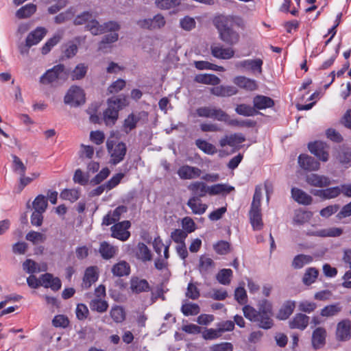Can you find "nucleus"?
<instances>
[{
    "mask_svg": "<svg viewBox=\"0 0 351 351\" xmlns=\"http://www.w3.org/2000/svg\"><path fill=\"white\" fill-rule=\"evenodd\" d=\"M244 316L253 322H256L258 327L268 330L273 327L272 305L267 300H261L258 304V311L246 305L243 308Z\"/></svg>",
    "mask_w": 351,
    "mask_h": 351,
    "instance_id": "obj_1",
    "label": "nucleus"
},
{
    "mask_svg": "<svg viewBox=\"0 0 351 351\" xmlns=\"http://www.w3.org/2000/svg\"><path fill=\"white\" fill-rule=\"evenodd\" d=\"M213 23L219 33V38L228 45L237 44L240 39L239 34L233 27V17L219 14L214 17Z\"/></svg>",
    "mask_w": 351,
    "mask_h": 351,
    "instance_id": "obj_2",
    "label": "nucleus"
},
{
    "mask_svg": "<svg viewBox=\"0 0 351 351\" xmlns=\"http://www.w3.org/2000/svg\"><path fill=\"white\" fill-rule=\"evenodd\" d=\"M128 104L125 97H112L108 100V108L104 112V120L106 125L115 124L119 112Z\"/></svg>",
    "mask_w": 351,
    "mask_h": 351,
    "instance_id": "obj_3",
    "label": "nucleus"
},
{
    "mask_svg": "<svg viewBox=\"0 0 351 351\" xmlns=\"http://www.w3.org/2000/svg\"><path fill=\"white\" fill-rule=\"evenodd\" d=\"M69 77L68 72L65 70L63 64H58L52 69L47 70L40 79V82L44 84H62Z\"/></svg>",
    "mask_w": 351,
    "mask_h": 351,
    "instance_id": "obj_4",
    "label": "nucleus"
},
{
    "mask_svg": "<svg viewBox=\"0 0 351 351\" xmlns=\"http://www.w3.org/2000/svg\"><path fill=\"white\" fill-rule=\"evenodd\" d=\"M106 149L110 156L109 162L112 165L121 162L127 153V146L125 143L109 138L106 141Z\"/></svg>",
    "mask_w": 351,
    "mask_h": 351,
    "instance_id": "obj_5",
    "label": "nucleus"
},
{
    "mask_svg": "<svg viewBox=\"0 0 351 351\" xmlns=\"http://www.w3.org/2000/svg\"><path fill=\"white\" fill-rule=\"evenodd\" d=\"M65 104L77 107L85 102V95L82 88L72 86L64 96Z\"/></svg>",
    "mask_w": 351,
    "mask_h": 351,
    "instance_id": "obj_6",
    "label": "nucleus"
},
{
    "mask_svg": "<svg viewBox=\"0 0 351 351\" xmlns=\"http://www.w3.org/2000/svg\"><path fill=\"white\" fill-rule=\"evenodd\" d=\"M131 226L130 221H123L114 224L111 228V236L121 241H127L130 237L128 230Z\"/></svg>",
    "mask_w": 351,
    "mask_h": 351,
    "instance_id": "obj_7",
    "label": "nucleus"
},
{
    "mask_svg": "<svg viewBox=\"0 0 351 351\" xmlns=\"http://www.w3.org/2000/svg\"><path fill=\"white\" fill-rule=\"evenodd\" d=\"M308 148L310 152L315 155L319 160L326 162L329 158L328 146L322 141H314L309 143Z\"/></svg>",
    "mask_w": 351,
    "mask_h": 351,
    "instance_id": "obj_8",
    "label": "nucleus"
},
{
    "mask_svg": "<svg viewBox=\"0 0 351 351\" xmlns=\"http://www.w3.org/2000/svg\"><path fill=\"white\" fill-rule=\"evenodd\" d=\"M195 113L199 117L211 118L219 121L220 119H223V117L226 116V112L222 109L210 106L197 108Z\"/></svg>",
    "mask_w": 351,
    "mask_h": 351,
    "instance_id": "obj_9",
    "label": "nucleus"
},
{
    "mask_svg": "<svg viewBox=\"0 0 351 351\" xmlns=\"http://www.w3.org/2000/svg\"><path fill=\"white\" fill-rule=\"evenodd\" d=\"M212 56L218 59L228 60L234 55V51L230 47H223L220 44H214L210 46Z\"/></svg>",
    "mask_w": 351,
    "mask_h": 351,
    "instance_id": "obj_10",
    "label": "nucleus"
},
{
    "mask_svg": "<svg viewBox=\"0 0 351 351\" xmlns=\"http://www.w3.org/2000/svg\"><path fill=\"white\" fill-rule=\"evenodd\" d=\"M202 171L196 167H192L188 165L181 166L177 173L182 180H192L200 176Z\"/></svg>",
    "mask_w": 351,
    "mask_h": 351,
    "instance_id": "obj_11",
    "label": "nucleus"
},
{
    "mask_svg": "<svg viewBox=\"0 0 351 351\" xmlns=\"http://www.w3.org/2000/svg\"><path fill=\"white\" fill-rule=\"evenodd\" d=\"M298 164L302 169L306 171H317L320 167L319 162L312 156L307 154H300L298 157Z\"/></svg>",
    "mask_w": 351,
    "mask_h": 351,
    "instance_id": "obj_12",
    "label": "nucleus"
},
{
    "mask_svg": "<svg viewBox=\"0 0 351 351\" xmlns=\"http://www.w3.org/2000/svg\"><path fill=\"white\" fill-rule=\"evenodd\" d=\"M238 89L233 86L216 85L210 88V93L217 97H231L238 93Z\"/></svg>",
    "mask_w": 351,
    "mask_h": 351,
    "instance_id": "obj_13",
    "label": "nucleus"
},
{
    "mask_svg": "<svg viewBox=\"0 0 351 351\" xmlns=\"http://www.w3.org/2000/svg\"><path fill=\"white\" fill-rule=\"evenodd\" d=\"M128 211L125 206H119L113 211H110L106 215L102 220V225L110 226L116 223L120 219L121 215Z\"/></svg>",
    "mask_w": 351,
    "mask_h": 351,
    "instance_id": "obj_14",
    "label": "nucleus"
},
{
    "mask_svg": "<svg viewBox=\"0 0 351 351\" xmlns=\"http://www.w3.org/2000/svg\"><path fill=\"white\" fill-rule=\"evenodd\" d=\"M130 289L134 293H140L151 291V287L145 279H140L138 277L133 276L130 279Z\"/></svg>",
    "mask_w": 351,
    "mask_h": 351,
    "instance_id": "obj_15",
    "label": "nucleus"
},
{
    "mask_svg": "<svg viewBox=\"0 0 351 351\" xmlns=\"http://www.w3.org/2000/svg\"><path fill=\"white\" fill-rule=\"evenodd\" d=\"M337 337L339 340L346 341L351 336V322L349 319H343L338 323L337 327Z\"/></svg>",
    "mask_w": 351,
    "mask_h": 351,
    "instance_id": "obj_16",
    "label": "nucleus"
},
{
    "mask_svg": "<svg viewBox=\"0 0 351 351\" xmlns=\"http://www.w3.org/2000/svg\"><path fill=\"white\" fill-rule=\"evenodd\" d=\"M309 322V317L302 313H297L289 322V326L291 329L304 330L306 328Z\"/></svg>",
    "mask_w": 351,
    "mask_h": 351,
    "instance_id": "obj_17",
    "label": "nucleus"
},
{
    "mask_svg": "<svg viewBox=\"0 0 351 351\" xmlns=\"http://www.w3.org/2000/svg\"><path fill=\"white\" fill-rule=\"evenodd\" d=\"M326 330L323 327L315 328L312 334V346L315 349L322 348L326 343Z\"/></svg>",
    "mask_w": 351,
    "mask_h": 351,
    "instance_id": "obj_18",
    "label": "nucleus"
},
{
    "mask_svg": "<svg viewBox=\"0 0 351 351\" xmlns=\"http://www.w3.org/2000/svg\"><path fill=\"white\" fill-rule=\"evenodd\" d=\"M233 82L241 88L247 91H254L258 88L256 80L247 78L245 76H237L233 79Z\"/></svg>",
    "mask_w": 351,
    "mask_h": 351,
    "instance_id": "obj_19",
    "label": "nucleus"
},
{
    "mask_svg": "<svg viewBox=\"0 0 351 351\" xmlns=\"http://www.w3.org/2000/svg\"><path fill=\"white\" fill-rule=\"evenodd\" d=\"M42 286L51 288L53 291H58L61 288V281L58 277H53L51 274L46 273L40 276Z\"/></svg>",
    "mask_w": 351,
    "mask_h": 351,
    "instance_id": "obj_20",
    "label": "nucleus"
},
{
    "mask_svg": "<svg viewBox=\"0 0 351 351\" xmlns=\"http://www.w3.org/2000/svg\"><path fill=\"white\" fill-rule=\"evenodd\" d=\"M245 141V136L241 133H234L230 135H226L219 141L220 146L223 147L226 145L230 147L236 146L238 144Z\"/></svg>",
    "mask_w": 351,
    "mask_h": 351,
    "instance_id": "obj_21",
    "label": "nucleus"
},
{
    "mask_svg": "<svg viewBox=\"0 0 351 351\" xmlns=\"http://www.w3.org/2000/svg\"><path fill=\"white\" fill-rule=\"evenodd\" d=\"M306 182L313 186L324 187L330 184V180L325 176L311 173L306 176Z\"/></svg>",
    "mask_w": 351,
    "mask_h": 351,
    "instance_id": "obj_22",
    "label": "nucleus"
},
{
    "mask_svg": "<svg viewBox=\"0 0 351 351\" xmlns=\"http://www.w3.org/2000/svg\"><path fill=\"white\" fill-rule=\"evenodd\" d=\"M253 104L255 110H264L272 108L274 101L269 97L257 95L253 98Z\"/></svg>",
    "mask_w": 351,
    "mask_h": 351,
    "instance_id": "obj_23",
    "label": "nucleus"
},
{
    "mask_svg": "<svg viewBox=\"0 0 351 351\" xmlns=\"http://www.w3.org/2000/svg\"><path fill=\"white\" fill-rule=\"evenodd\" d=\"M188 189L193 193V197L200 199L209 194L208 186L202 182H195L188 186Z\"/></svg>",
    "mask_w": 351,
    "mask_h": 351,
    "instance_id": "obj_24",
    "label": "nucleus"
},
{
    "mask_svg": "<svg viewBox=\"0 0 351 351\" xmlns=\"http://www.w3.org/2000/svg\"><path fill=\"white\" fill-rule=\"evenodd\" d=\"M291 197L295 202L302 205H310L313 202L311 195L295 187L291 189Z\"/></svg>",
    "mask_w": 351,
    "mask_h": 351,
    "instance_id": "obj_25",
    "label": "nucleus"
},
{
    "mask_svg": "<svg viewBox=\"0 0 351 351\" xmlns=\"http://www.w3.org/2000/svg\"><path fill=\"white\" fill-rule=\"evenodd\" d=\"M46 34L47 30L45 27H38L27 35L26 43H28L29 46L35 45L45 37Z\"/></svg>",
    "mask_w": 351,
    "mask_h": 351,
    "instance_id": "obj_26",
    "label": "nucleus"
},
{
    "mask_svg": "<svg viewBox=\"0 0 351 351\" xmlns=\"http://www.w3.org/2000/svg\"><path fill=\"white\" fill-rule=\"evenodd\" d=\"M98 279V275L95 267H88L84 273L82 287L84 289H88Z\"/></svg>",
    "mask_w": 351,
    "mask_h": 351,
    "instance_id": "obj_27",
    "label": "nucleus"
},
{
    "mask_svg": "<svg viewBox=\"0 0 351 351\" xmlns=\"http://www.w3.org/2000/svg\"><path fill=\"white\" fill-rule=\"evenodd\" d=\"M187 206L191 209L192 213L195 215L204 214L208 206L206 204H202L200 199L197 197H191L186 203Z\"/></svg>",
    "mask_w": 351,
    "mask_h": 351,
    "instance_id": "obj_28",
    "label": "nucleus"
},
{
    "mask_svg": "<svg viewBox=\"0 0 351 351\" xmlns=\"http://www.w3.org/2000/svg\"><path fill=\"white\" fill-rule=\"evenodd\" d=\"M194 82L199 84L216 86L219 85L221 80L214 74H198L194 77Z\"/></svg>",
    "mask_w": 351,
    "mask_h": 351,
    "instance_id": "obj_29",
    "label": "nucleus"
},
{
    "mask_svg": "<svg viewBox=\"0 0 351 351\" xmlns=\"http://www.w3.org/2000/svg\"><path fill=\"white\" fill-rule=\"evenodd\" d=\"M343 230L340 228H329L308 233L309 235L319 237H337L342 234Z\"/></svg>",
    "mask_w": 351,
    "mask_h": 351,
    "instance_id": "obj_30",
    "label": "nucleus"
},
{
    "mask_svg": "<svg viewBox=\"0 0 351 351\" xmlns=\"http://www.w3.org/2000/svg\"><path fill=\"white\" fill-rule=\"evenodd\" d=\"M263 61L261 58L245 60L240 62L241 66L250 69L253 73L258 72L259 74L263 72Z\"/></svg>",
    "mask_w": 351,
    "mask_h": 351,
    "instance_id": "obj_31",
    "label": "nucleus"
},
{
    "mask_svg": "<svg viewBox=\"0 0 351 351\" xmlns=\"http://www.w3.org/2000/svg\"><path fill=\"white\" fill-rule=\"evenodd\" d=\"M112 273L114 276L122 277L130 274V266L125 261H121L112 267Z\"/></svg>",
    "mask_w": 351,
    "mask_h": 351,
    "instance_id": "obj_32",
    "label": "nucleus"
},
{
    "mask_svg": "<svg viewBox=\"0 0 351 351\" xmlns=\"http://www.w3.org/2000/svg\"><path fill=\"white\" fill-rule=\"evenodd\" d=\"M342 306L339 302L324 306L320 311V315L325 317H334L339 315L342 311Z\"/></svg>",
    "mask_w": 351,
    "mask_h": 351,
    "instance_id": "obj_33",
    "label": "nucleus"
},
{
    "mask_svg": "<svg viewBox=\"0 0 351 351\" xmlns=\"http://www.w3.org/2000/svg\"><path fill=\"white\" fill-rule=\"evenodd\" d=\"M99 252L103 258L108 260L114 256L117 252V248L106 241H103L100 243Z\"/></svg>",
    "mask_w": 351,
    "mask_h": 351,
    "instance_id": "obj_34",
    "label": "nucleus"
},
{
    "mask_svg": "<svg viewBox=\"0 0 351 351\" xmlns=\"http://www.w3.org/2000/svg\"><path fill=\"white\" fill-rule=\"evenodd\" d=\"M295 308L293 301H287L279 310L277 318L280 320H285L293 313Z\"/></svg>",
    "mask_w": 351,
    "mask_h": 351,
    "instance_id": "obj_35",
    "label": "nucleus"
},
{
    "mask_svg": "<svg viewBox=\"0 0 351 351\" xmlns=\"http://www.w3.org/2000/svg\"><path fill=\"white\" fill-rule=\"evenodd\" d=\"M215 267L213 260L206 256L202 255L199 258V270L203 275L208 274Z\"/></svg>",
    "mask_w": 351,
    "mask_h": 351,
    "instance_id": "obj_36",
    "label": "nucleus"
},
{
    "mask_svg": "<svg viewBox=\"0 0 351 351\" xmlns=\"http://www.w3.org/2000/svg\"><path fill=\"white\" fill-rule=\"evenodd\" d=\"M136 256L143 262L149 261L152 258L151 251L143 243H139L138 244Z\"/></svg>",
    "mask_w": 351,
    "mask_h": 351,
    "instance_id": "obj_37",
    "label": "nucleus"
},
{
    "mask_svg": "<svg viewBox=\"0 0 351 351\" xmlns=\"http://www.w3.org/2000/svg\"><path fill=\"white\" fill-rule=\"evenodd\" d=\"M140 116L136 115L134 113L129 114L124 120L123 125V130L126 133H130L132 130L136 128L137 123L140 120Z\"/></svg>",
    "mask_w": 351,
    "mask_h": 351,
    "instance_id": "obj_38",
    "label": "nucleus"
},
{
    "mask_svg": "<svg viewBox=\"0 0 351 351\" xmlns=\"http://www.w3.org/2000/svg\"><path fill=\"white\" fill-rule=\"evenodd\" d=\"M262 197V188L260 185H257L255 187L254 194L253 195V199L251 204L250 212H261V201Z\"/></svg>",
    "mask_w": 351,
    "mask_h": 351,
    "instance_id": "obj_39",
    "label": "nucleus"
},
{
    "mask_svg": "<svg viewBox=\"0 0 351 351\" xmlns=\"http://www.w3.org/2000/svg\"><path fill=\"white\" fill-rule=\"evenodd\" d=\"M36 11V5L34 3H28L21 7L16 12V16L19 19H25L30 17Z\"/></svg>",
    "mask_w": 351,
    "mask_h": 351,
    "instance_id": "obj_40",
    "label": "nucleus"
},
{
    "mask_svg": "<svg viewBox=\"0 0 351 351\" xmlns=\"http://www.w3.org/2000/svg\"><path fill=\"white\" fill-rule=\"evenodd\" d=\"M235 112L238 114L245 117H252L259 113L258 110L254 109V106L245 104L237 105L235 108Z\"/></svg>",
    "mask_w": 351,
    "mask_h": 351,
    "instance_id": "obj_41",
    "label": "nucleus"
},
{
    "mask_svg": "<svg viewBox=\"0 0 351 351\" xmlns=\"http://www.w3.org/2000/svg\"><path fill=\"white\" fill-rule=\"evenodd\" d=\"M250 223L254 230H260L263 227L261 212H249Z\"/></svg>",
    "mask_w": 351,
    "mask_h": 351,
    "instance_id": "obj_42",
    "label": "nucleus"
},
{
    "mask_svg": "<svg viewBox=\"0 0 351 351\" xmlns=\"http://www.w3.org/2000/svg\"><path fill=\"white\" fill-rule=\"evenodd\" d=\"M88 67L84 63L78 64L71 73V77L73 81L80 80L83 79L88 71Z\"/></svg>",
    "mask_w": 351,
    "mask_h": 351,
    "instance_id": "obj_43",
    "label": "nucleus"
},
{
    "mask_svg": "<svg viewBox=\"0 0 351 351\" xmlns=\"http://www.w3.org/2000/svg\"><path fill=\"white\" fill-rule=\"evenodd\" d=\"M90 308L93 311L103 313L108 310V303L101 298H95L90 302Z\"/></svg>",
    "mask_w": 351,
    "mask_h": 351,
    "instance_id": "obj_44",
    "label": "nucleus"
},
{
    "mask_svg": "<svg viewBox=\"0 0 351 351\" xmlns=\"http://www.w3.org/2000/svg\"><path fill=\"white\" fill-rule=\"evenodd\" d=\"M234 190V188L226 184H216L208 186L209 195H215L223 193H228Z\"/></svg>",
    "mask_w": 351,
    "mask_h": 351,
    "instance_id": "obj_45",
    "label": "nucleus"
},
{
    "mask_svg": "<svg viewBox=\"0 0 351 351\" xmlns=\"http://www.w3.org/2000/svg\"><path fill=\"white\" fill-rule=\"evenodd\" d=\"M313 261V257L309 255L298 254L295 256L292 262V267L294 269H301L305 265Z\"/></svg>",
    "mask_w": 351,
    "mask_h": 351,
    "instance_id": "obj_46",
    "label": "nucleus"
},
{
    "mask_svg": "<svg viewBox=\"0 0 351 351\" xmlns=\"http://www.w3.org/2000/svg\"><path fill=\"white\" fill-rule=\"evenodd\" d=\"M181 311L185 316L197 315L200 312V307L197 304L188 302L182 305Z\"/></svg>",
    "mask_w": 351,
    "mask_h": 351,
    "instance_id": "obj_47",
    "label": "nucleus"
},
{
    "mask_svg": "<svg viewBox=\"0 0 351 351\" xmlns=\"http://www.w3.org/2000/svg\"><path fill=\"white\" fill-rule=\"evenodd\" d=\"M319 271L315 267L308 268L303 276L302 282L306 285H310L317 278Z\"/></svg>",
    "mask_w": 351,
    "mask_h": 351,
    "instance_id": "obj_48",
    "label": "nucleus"
},
{
    "mask_svg": "<svg viewBox=\"0 0 351 351\" xmlns=\"http://www.w3.org/2000/svg\"><path fill=\"white\" fill-rule=\"evenodd\" d=\"M110 315L116 323H121L125 319L124 309L119 306H113L110 310Z\"/></svg>",
    "mask_w": 351,
    "mask_h": 351,
    "instance_id": "obj_49",
    "label": "nucleus"
},
{
    "mask_svg": "<svg viewBox=\"0 0 351 351\" xmlns=\"http://www.w3.org/2000/svg\"><path fill=\"white\" fill-rule=\"evenodd\" d=\"M196 146L207 154H214L216 153V147L211 143L202 139L195 141Z\"/></svg>",
    "mask_w": 351,
    "mask_h": 351,
    "instance_id": "obj_50",
    "label": "nucleus"
},
{
    "mask_svg": "<svg viewBox=\"0 0 351 351\" xmlns=\"http://www.w3.org/2000/svg\"><path fill=\"white\" fill-rule=\"evenodd\" d=\"M232 275V271L230 269H221L217 275V280L221 285H228L230 282V278Z\"/></svg>",
    "mask_w": 351,
    "mask_h": 351,
    "instance_id": "obj_51",
    "label": "nucleus"
},
{
    "mask_svg": "<svg viewBox=\"0 0 351 351\" xmlns=\"http://www.w3.org/2000/svg\"><path fill=\"white\" fill-rule=\"evenodd\" d=\"M34 211L45 212L47 207V201L43 195H38L33 202Z\"/></svg>",
    "mask_w": 351,
    "mask_h": 351,
    "instance_id": "obj_52",
    "label": "nucleus"
},
{
    "mask_svg": "<svg viewBox=\"0 0 351 351\" xmlns=\"http://www.w3.org/2000/svg\"><path fill=\"white\" fill-rule=\"evenodd\" d=\"M60 197L71 202H74L80 198V193L76 189H64L60 193Z\"/></svg>",
    "mask_w": 351,
    "mask_h": 351,
    "instance_id": "obj_53",
    "label": "nucleus"
},
{
    "mask_svg": "<svg viewBox=\"0 0 351 351\" xmlns=\"http://www.w3.org/2000/svg\"><path fill=\"white\" fill-rule=\"evenodd\" d=\"M102 25H100L95 19H91L86 27L89 30L93 35H99L104 34V29H102Z\"/></svg>",
    "mask_w": 351,
    "mask_h": 351,
    "instance_id": "obj_54",
    "label": "nucleus"
},
{
    "mask_svg": "<svg viewBox=\"0 0 351 351\" xmlns=\"http://www.w3.org/2000/svg\"><path fill=\"white\" fill-rule=\"evenodd\" d=\"M25 239L33 244H36L44 243L46 240V236L43 233L32 230L26 234Z\"/></svg>",
    "mask_w": 351,
    "mask_h": 351,
    "instance_id": "obj_55",
    "label": "nucleus"
},
{
    "mask_svg": "<svg viewBox=\"0 0 351 351\" xmlns=\"http://www.w3.org/2000/svg\"><path fill=\"white\" fill-rule=\"evenodd\" d=\"M119 38L117 33L114 32L105 35L101 42L99 43L98 49L100 51H104L106 44H111L116 42Z\"/></svg>",
    "mask_w": 351,
    "mask_h": 351,
    "instance_id": "obj_56",
    "label": "nucleus"
},
{
    "mask_svg": "<svg viewBox=\"0 0 351 351\" xmlns=\"http://www.w3.org/2000/svg\"><path fill=\"white\" fill-rule=\"evenodd\" d=\"M194 65L196 69L198 70H215V71H223V68L222 66H219L216 64H212L207 61H195Z\"/></svg>",
    "mask_w": 351,
    "mask_h": 351,
    "instance_id": "obj_57",
    "label": "nucleus"
},
{
    "mask_svg": "<svg viewBox=\"0 0 351 351\" xmlns=\"http://www.w3.org/2000/svg\"><path fill=\"white\" fill-rule=\"evenodd\" d=\"M110 171L108 167L103 168L94 178L90 180V184L97 185L106 180L110 175Z\"/></svg>",
    "mask_w": 351,
    "mask_h": 351,
    "instance_id": "obj_58",
    "label": "nucleus"
},
{
    "mask_svg": "<svg viewBox=\"0 0 351 351\" xmlns=\"http://www.w3.org/2000/svg\"><path fill=\"white\" fill-rule=\"evenodd\" d=\"M313 214L310 211L299 210L294 217V221L298 224H303L308 221L312 217Z\"/></svg>",
    "mask_w": 351,
    "mask_h": 351,
    "instance_id": "obj_59",
    "label": "nucleus"
},
{
    "mask_svg": "<svg viewBox=\"0 0 351 351\" xmlns=\"http://www.w3.org/2000/svg\"><path fill=\"white\" fill-rule=\"evenodd\" d=\"M171 237L172 240L178 244L185 243V239L187 237V232L181 230V229H176L171 234Z\"/></svg>",
    "mask_w": 351,
    "mask_h": 351,
    "instance_id": "obj_60",
    "label": "nucleus"
},
{
    "mask_svg": "<svg viewBox=\"0 0 351 351\" xmlns=\"http://www.w3.org/2000/svg\"><path fill=\"white\" fill-rule=\"evenodd\" d=\"M180 25L183 29L191 31L195 27L196 22L193 18L186 16L180 19Z\"/></svg>",
    "mask_w": 351,
    "mask_h": 351,
    "instance_id": "obj_61",
    "label": "nucleus"
},
{
    "mask_svg": "<svg viewBox=\"0 0 351 351\" xmlns=\"http://www.w3.org/2000/svg\"><path fill=\"white\" fill-rule=\"evenodd\" d=\"M337 159L343 165L348 164L351 162V149L343 148L338 154Z\"/></svg>",
    "mask_w": 351,
    "mask_h": 351,
    "instance_id": "obj_62",
    "label": "nucleus"
},
{
    "mask_svg": "<svg viewBox=\"0 0 351 351\" xmlns=\"http://www.w3.org/2000/svg\"><path fill=\"white\" fill-rule=\"evenodd\" d=\"M215 251L219 254H226L230 252V245L225 241H218L213 246Z\"/></svg>",
    "mask_w": 351,
    "mask_h": 351,
    "instance_id": "obj_63",
    "label": "nucleus"
},
{
    "mask_svg": "<svg viewBox=\"0 0 351 351\" xmlns=\"http://www.w3.org/2000/svg\"><path fill=\"white\" fill-rule=\"evenodd\" d=\"M233 345L230 342H221L210 347V351H233Z\"/></svg>",
    "mask_w": 351,
    "mask_h": 351,
    "instance_id": "obj_64",
    "label": "nucleus"
}]
</instances>
